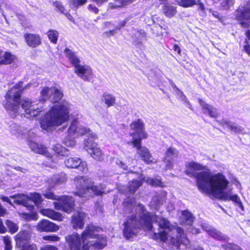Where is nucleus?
<instances>
[{"label":"nucleus","mask_w":250,"mask_h":250,"mask_svg":"<svg viewBox=\"0 0 250 250\" xmlns=\"http://www.w3.org/2000/svg\"><path fill=\"white\" fill-rule=\"evenodd\" d=\"M32 86L36 87L37 84L30 82L23 86V82H20L7 91L4 106L12 117L20 114L28 118L35 117L43 110L42 106L39 104L47 100L52 103H58L63 96L62 91L55 87H43L40 92L41 100L39 103L35 104L27 99L21 100L22 91Z\"/></svg>","instance_id":"f257e3e1"},{"label":"nucleus","mask_w":250,"mask_h":250,"mask_svg":"<svg viewBox=\"0 0 250 250\" xmlns=\"http://www.w3.org/2000/svg\"><path fill=\"white\" fill-rule=\"evenodd\" d=\"M186 168V174L195 178L196 185L201 192L224 201H231L244 210L240 197L237 194H232L231 189L225 191L229 182L223 174H212L208 170H204L205 166L194 161L187 162Z\"/></svg>","instance_id":"f03ea898"},{"label":"nucleus","mask_w":250,"mask_h":250,"mask_svg":"<svg viewBox=\"0 0 250 250\" xmlns=\"http://www.w3.org/2000/svg\"><path fill=\"white\" fill-rule=\"evenodd\" d=\"M135 211L124 223L123 233L125 238L136 235L139 230L142 229L153 232L152 238L155 240L165 242L167 239L168 233L171 230L169 221L147 211L141 204L137 206Z\"/></svg>","instance_id":"7ed1b4c3"},{"label":"nucleus","mask_w":250,"mask_h":250,"mask_svg":"<svg viewBox=\"0 0 250 250\" xmlns=\"http://www.w3.org/2000/svg\"><path fill=\"white\" fill-rule=\"evenodd\" d=\"M100 229L98 227L88 225L81 237L76 233L66 237V240L71 250H89L91 247L95 250H102L106 246L107 239L105 236L96 234Z\"/></svg>","instance_id":"20e7f679"},{"label":"nucleus","mask_w":250,"mask_h":250,"mask_svg":"<svg viewBox=\"0 0 250 250\" xmlns=\"http://www.w3.org/2000/svg\"><path fill=\"white\" fill-rule=\"evenodd\" d=\"M69 135L79 136L87 134L88 138L84 142V148L95 160L102 161L103 157L101 149L97 147L94 140L97 139L96 134L92 132L89 128L80 125L77 120L72 122L68 129Z\"/></svg>","instance_id":"39448f33"},{"label":"nucleus","mask_w":250,"mask_h":250,"mask_svg":"<svg viewBox=\"0 0 250 250\" xmlns=\"http://www.w3.org/2000/svg\"><path fill=\"white\" fill-rule=\"evenodd\" d=\"M69 104L63 102L52 106L41 121V128L47 132L66 122L69 117Z\"/></svg>","instance_id":"423d86ee"},{"label":"nucleus","mask_w":250,"mask_h":250,"mask_svg":"<svg viewBox=\"0 0 250 250\" xmlns=\"http://www.w3.org/2000/svg\"><path fill=\"white\" fill-rule=\"evenodd\" d=\"M75 185L77 188L76 195L82 198H87L95 195H101L109 191L105 190L103 185L94 186L91 179L80 176L74 178Z\"/></svg>","instance_id":"0eeeda50"},{"label":"nucleus","mask_w":250,"mask_h":250,"mask_svg":"<svg viewBox=\"0 0 250 250\" xmlns=\"http://www.w3.org/2000/svg\"><path fill=\"white\" fill-rule=\"evenodd\" d=\"M53 187L50 186V188L44 191L42 193L43 196L46 199L58 200L59 202H54L55 208L58 210H62L67 213L71 212L74 208V199L70 196H62L60 197L55 195L52 191L51 188Z\"/></svg>","instance_id":"6e6552de"},{"label":"nucleus","mask_w":250,"mask_h":250,"mask_svg":"<svg viewBox=\"0 0 250 250\" xmlns=\"http://www.w3.org/2000/svg\"><path fill=\"white\" fill-rule=\"evenodd\" d=\"M130 126L131 129L133 130L130 134L133 138L132 143L135 147H138L140 146L141 139L147 137L145 131L144 124L142 120L138 119L132 122Z\"/></svg>","instance_id":"1a4fd4ad"},{"label":"nucleus","mask_w":250,"mask_h":250,"mask_svg":"<svg viewBox=\"0 0 250 250\" xmlns=\"http://www.w3.org/2000/svg\"><path fill=\"white\" fill-rule=\"evenodd\" d=\"M236 18L240 21V24L244 28L249 26L250 23V0L243 6H240L236 11Z\"/></svg>","instance_id":"9d476101"},{"label":"nucleus","mask_w":250,"mask_h":250,"mask_svg":"<svg viewBox=\"0 0 250 250\" xmlns=\"http://www.w3.org/2000/svg\"><path fill=\"white\" fill-rule=\"evenodd\" d=\"M201 226L203 229L208 233V235L216 240L223 241H228L229 240L228 236L223 234L220 231L206 222L203 223Z\"/></svg>","instance_id":"9b49d317"},{"label":"nucleus","mask_w":250,"mask_h":250,"mask_svg":"<svg viewBox=\"0 0 250 250\" xmlns=\"http://www.w3.org/2000/svg\"><path fill=\"white\" fill-rule=\"evenodd\" d=\"M65 166L69 168H77L80 171L85 172L87 171V165L85 162H82L79 158H69L64 161Z\"/></svg>","instance_id":"f8f14e48"},{"label":"nucleus","mask_w":250,"mask_h":250,"mask_svg":"<svg viewBox=\"0 0 250 250\" xmlns=\"http://www.w3.org/2000/svg\"><path fill=\"white\" fill-rule=\"evenodd\" d=\"M28 146L33 151L46 156L48 159V162H53L55 161V159H52L53 157L52 155L47 151L46 147L43 145L30 141L28 143Z\"/></svg>","instance_id":"ddd939ff"},{"label":"nucleus","mask_w":250,"mask_h":250,"mask_svg":"<svg viewBox=\"0 0 250 250\" xmlns=\"http://www.w3.org/2000/svg\"><path fill=\"white\" fill-rule=\"evenodd\" d=\"M74 71L79 77L84 81H89L93 74L92 70L89 66L80 64L76 65Z\"/></svg>","instance_id":"4468645a"},{"label":"nucleus","mask_w":250,"mask_h":250,"mask_svg":"<svg viewBox=\"0 0 250 250\" xmlns=\"http://www.w3.org/2000/svg\"><path fill=\"white\" fill-rule=\"evenodd\" d=\"M175 232L177 233L176 241L177 246L180 244L184 245L186 247H188L189 241L187 238L186 235L184 233V230L180 227H174L173 225V233Z\"/></svg>","instance_id":"2eb2a0df"},{"label":"nucleus","mask_w":250,"mask_h":250,"mask_svg":"<svg viewBox=\"0 0 250 250\" xmlns=\"http://www.w3.org/2000/svg\"><path fill=\"white\" fill-rule=\"evenodd\" d=\"M31 238L30 233L27 231H22L19 232L16 236V242L19 246V250L28 243Z\"/></svg>","instance_id":"dca6fc26"},{"label":"nucleus","mask_w":250,"mask_h":250,"mask_svg":"<svg viewBox=\"0 0 250 250\" xmlns=\"http://www.w3.org/2000/svg\"><path fill=\"white\" fill-rule=\"evenodd\" d=\"M37 228L41 231H56L59 228L55 224L46 220H42L37 226Z\"/></svg>","instance_id":"f3484780"},{"label":"nucleus","mask_w":250,"mask_h":250,"mask_svg":"<svg viewBox=\"0 0 250 250\" xmlns=\"http://www.w3.org/2000/svg\"><path fill=\"white\" fill-rule=\"evenodd\" d=\"M194 219L192 214L188 210H183L181 212L179 222L182 225L191 226Z\"/></svg>","instance_id":"a211bd4d"},{"label":"nucleus","mask_w":250,"mask_h":250,"mask_svg":"<svg viewBox=\"0 0 250 250\" xmlns=\"http://www.w3.org/2000/svg\"><path fill=\"white\" fill-rule=\"evenodd\" d=\"M199 103L202 106L204 114H208L212 118H217L218 117L219 113L217 108L206 103L201 99L199 100Z\"/></svg>","instance_id":"6ab92c4d"},{"label":"nucleus","mask_w":250,"mask_h":250,"mask_svg":"<svg viewBox=\"0 0 250 250\" xmlns=\"http://www.w3.org/2000/svg\"><path fill=\"white\" fill-rule=\"evenodd\" d=\"M221 124L225 128H228L235 133H245V131L243 127L226 119H223Z\"/></svg>","instance_id":"aec40b11"},{"label":"nucleus","mask_w":250,"mask_h":250,"mask_svg":"<svg viewBox=\"0 0 250 250\" xmlns=\"http://www.w3.org/2000/svg\"><path fill=\"white\" fill-rule=\"evenodd\" d=\"M24 36L27 44L31 47H36L41 43V38L38 35L27 33Z\"/></svg>","instance_id":"412c9836"},{"label":"nucleus","mask_w":250,"mask_h":250,"mask_svg":"<svg viewBox=\"0 0 250 250\" xmlns=\"http://www.w3.org/2000/svg\"><path fill=\"white\" fill-rule=\"evenodd\" d=\"M85 217V214L82 212H78L72 218L73 226L75 228L82 229L84 226L83 219Z\"/></svg>","instance_id":"4be33fe9"},{"label":"nucleus","mask_w":250,"mask_h":250,"mask_svg":"<svg viewBox=\"0 0 250 250\" xmlns=\"http://www.w3.org/2000/svg\"><path fill=\"white\" fill-rule=\"evenodd\" d=\"M10 198L14 199V203L17 204L21 205L25 207L30 206L29 203V195L27 196L23 194H18L10 196Z\"/></svg>","instance_id":"5701e85b"},{"label":"nucleus","mask_w":250,"mask_h":250,"mask_svg":"<svg viewBox=\"0 0 250 250\" xmlns=\"http://www.w3.org/2000/svg\"><path fill=\"white\" fill-rule=\"evenodd\" d=\"M136 147L138 149L137 153L141 157L142 159L146 163L149 164L152 161V156L150 155L148 149L144 147H141L140 146Z\"/></svg>","instance_id":"b1692460"},{"label":"nucleus","mask_w":250,"mask_h":250,"mask_svg":"<svg viewBox=\"0 0 250 250\" xmlns=\"http://www.w3.org/2000/svg\"><path fill=\"white\" fill-rule=\"evenodd\" d=\"M64 54L75 67L76 65H78L80 64V60L74 52L69 48H66L64 51Z\"/></svg>","instance_id":"393cba45"},{"label":"nucleus","mask_w":250,"mask_h":250,"mask_svg":"<svg viewBox=\"0 0 250 250\" xmlns=\"http://www.w3.org/2000/svg\"><path fill=\"white\" fill-rule=\"evenodd\" d=\"M93 1L96 3V4L98 6L101 5L104 2H106L108 1V0H92ZM129 0H115L114 3H109V8L112 9L114 8H116L117 7H120L122 6V5L125 4V2L129 1Z\"/></svg>","instance_id":"a878e982"},{"label":"nucleus","mask_w":250,"mask_h":250,"mask_svg":"<svg viewBox=\"0 0 250 250\" xmlns=\"http://www.w3.org/2000/svg\"><path fill=\"white\" fill-rule=\"evenodd\" d=\"M42 214L48 217L55 220L62 221V215L59 212L51 209H44L42 211Z\"/></svg>","instance_id":"bb28decb"},{"label":"nucleus","mask_w":250,"mask_h":250,"mask_svg":"<svg viewBox=\"0 0 250 250\" xmlns=\"http://www.w3.org/2000/svg\"><path fill=\"white\" fill-rule=\"evenodd\" d=\"M133 39L136 44H141L142 41L146 39V34L144 30L135 29Z\"/></svg>","instance_id":"cd10ccee"},{"label":"nucleus","mask_w":250,"mask_h":250,"mask_svg":"<svg viewBox=\"0 0 250 250\" xmlns=\"http://www.w3.org/2000/svg\"><path fill=\"white\" fill-rule=\"evenodd\" d=\"M67 177L65 173H62L60 175H56L49 180V186L53 187L54 185L61 184L66 181Z\"/></svg>","instance_id":"c85d7f7f"},{"label":"nucleus","mask_w":250,"mask_h":250,"mask_svg":"<svg viewBox=\"0 0 250 250\" xmlns=\"http://www.w3.org/2000/svg\"><path fill=\"white\" fill-rule=\"evenodd\" d=\"M102 101L106 105L107 107H109L115 104L116 98L112 95L104 93L102 96Z\"/></svg>","instance_id":"c756f323"},{"label":"nucleus","mask_w":250,"mask_h":250,"mask_svg":"<svg viewBox=\"0 0 250 250\" xmlns=\"http://www.w3.org/2000/svg\"><path fill=\"white\" fill-rule=\"evenodd\" d=\"M16 59V57L9 52L2 53V56L0 61V64H9Z\"/></svg>","instance_id":"7c9ffc66"},{"label":"nucleus","mask_w":250,"mask_h":250,"mask_svg":"<svg viewBox=\"0 0 250 250\" xmlns=\"http://www.w3.org/2000/svg\"><path fill=\"white\" fill-rule=\"evenodd\" d=\"M171 160H172V149L169 147L165 153L164 158V162L166 164V167L167 169H170L171 168Z\"/></svg>","instance_id":"2f4dec72"},{"label":"nucleus","mask_w":250,"mask_h":250,"mask_svg":"<svg viewBox=\"0 0 250 250\" xmlns=\"http://www.w3.org/2000/svg\"><path fill=\"white\" fill-rule=\"evenodd\" d=\"M42 201V196L39 193H33L29 195V202L32 201L37 206H40Z\"/></svg>","instance_id":"473e14b6"},{"label":"nucleus","mask_w":250,"mask_h":250,"mask_svg":"<svg viewBox=\"0 0 250 250\" xmlns=\"http://www.w3.org/2000/svg\"><path fill=\"white\" fill-rule=\"evenodd\" d=\"M134 199H131L129 198H127L125 199L124 202L123 203V205L124 207V211L125 213H130L131 211H132V208L134 207L133 204V202H134Z\"/></svg>","instance_id":"72a5a7b5"},{"label":"nucleus","mask_w":250,"mask_h":250,"mask_svg":"<svg viewBox=\"0 0 250 250\" xmlns=\"http://www.w3.org/2000/svg\"><path fill=\"white\" fill-rule=\"evenodd\" d=\"M142 184V181L138 180H133L129 183L128 190L130 193L133 194L136 190Z\"/></svg>","instance_id":"f704fd0d"},{"label":"nucleus","mask_w":250,"mask_h":250,"mask_svg":"<svg viewBox=\"0 0 250 250\" xmlns=\"http://www.w3.org/2000/svg\"><path fill=\"white\" fill-rule=\"evenodd\" d=\"M47 36L50 41L53 43L56 44L58 41L59 33L56 30L50 29L47 33Z\"/></svg>","instance_id":"c9c22d12"},{"label":"nucleus","mask_w":250,"mask_h":250,"mask_svg":"<svg viewBox=\"0 0 250 250\" xmlns=\"http://www.w3.org/2000/svg\"><path fill=\"white\" fill-rule=\"evenodd\" d=\"M173 90H176V91H177V94L180 96L181 100L183 101L185 105L188 107L189 109L192 110L191 105L190 104L186 96L183 95V92L179 90V89H178L176 86H174V85H173Z\"/></svg>","instance_id":"e433bc0d"},{"label":"nucleus","mask_w":250,"mask_h":250,"mask_svg":"<svg viewBox=\"0 0 250 250\" xmlns=\"http://www.w3.org/2000/svg\"><path fill=\"white\" fill-rule=\"evenodd\" d=\"M53 148L54 151L58 154H60L62 156L67 154L66 153V149L60 144H56L53 146Z\"/></svg>","instance_id":"4c0bfd02"},{"label":"nucleus","mask_w":250,"mask_h":250,"mask_svg":"<svg viewBox=\"0 0 250 250\" xmlns=\"http://www.w3.org/2000/svg\"><path fill=\"white\" fill-rule=\"evenodd\" d=\"M6 225L9 229V231L12 233L16 232L18 229L17 225L11 221L7 220Z\"/></svg>","instance_id":"58836bf2"},{"label":"nucleus","mask_w":250,"mask_h":250,"mask_svg":"<svg viewBox=\"0 0 250 250\" xmlns=\"http://www.w3.org/2000/svg\"><path fill=\"white\" fill-rule=\"evenodd\" d=\"M222 247L226 250H243L239 246L233 243L223 245Z\"/></svg>","instance_id":"ea45409f"},{"label":"nucleus","mask_w":250,"mask_h":250,"mask_svg":"<svg viewBox=\"0 0 250 250\" xmlns=\"http://www.w3.org/2000/svg\"><path fill=\"white\" fill-rule=\"evenodd\" d=\"M70 135L66 137L63 141V144L67 146L73 147L76 145V141L74 138H71Z\"/></svg>","instance_id":"a19ab883"},{"label":"nucleus","mask_w":250,"mask_h":250,"mask_svg":"<svg viewBox=\"0 0 250 250\" xmlns=\"http://www.w3.org/2000/svg\"><path fill=\"white\" fill-rule=\"evenodd\" d=\"M3 240L5 245L4 250H11L12 246L10 237L8 236H4L3 237Z\"/></svg>","instance_id":"79ce46f5"},{"label":"nucleus","mask_w":250,"mask_h":250,"mask_svg":"<svg viewBox=\"0 0 250 250\" xmlns=\"http://www.w3.org/2000/svg\"><path fill=\"white\" fill-rule=\"evenodd\" d=\"M143 179L148 184H149L153 186H160V185L161 184V181L159 180L154 179L149 177H144Z\"/></svg>","instance_id":"37998d69"},{"label":"nucleus","mask_w":250,"mask_h":250,"mask_svg":"<svg viewBox=\"0 0 250 250\" xmlns=\"http://www.w3.org/2000/svg\"><path fill=\"white\" fill-rule=\"evenodd\" d=\"M10 129L11 133L16 136L18 137L19 135L21 134L18 126L15 124H12L10 125Z\"/></svg>","instance_id":"c03bdc74"},{"label":"nucleus","mask_w":250,"mask_h":250,"mask_svg":"<svg viewBox=\"0 0 250 250\" xmlns=\"http://www.w3.org/2000/svg\"><path fill=\"white\" fill-rule=\"evenodd\" d=\"M54 5L55 7L61 13L66 15V16L68 18L69 17H71V15L68 14L67 12H65V9L62 3L59 1H56L54 3Z\"/></svg>","instance_id":"a18cd8bd"},{"label":"nucleus","mask_w":250,"mask_h":250,"mask_svg":"<svg viewBox=\"0 0 250 250\" xmlns=\"http://www.w3.org/2000/svg\"><path fill=\"white\" fill-rule=\"evenodd\" d=\"M179 4L183 7H190L195 4L194 0H179Z\"/></svg>","instance_id":"49530a36"},{"label":"nucleus","mask_w":250,"mask_h":250,"mask_svg":"<svg viewBox=\"0 0 250 250\" xmlns=\"http://www.w3.org/2000/svg\"><path fill=\"white\" fill-rule=\"evenodd\" d=\"M3 7H5L7 10L13 9V6L9 4L8 1L0 0V9L1 12H2Z\"/></svg>","instance_id":"de8ad7c7"},{"label":"nucleus","mask_w":250,"mask_h":250,"mask_svg":"<svg viewBox=\"0 0 250 250\" xmlns=\"http://www.w3.org/2000/svg\"><path fill=\"white\" fill-rule=\"evenodd\" d=\"M3 7H5L7 10L13 9V6L9 4L8 1L0 0V9L1 12H2Z\"/></svg>","instance_id":"09e8293b"},{"label":"nucleus","mask_w":250,"mask_h":250,"mask_svg":"<svg viewBox=\"0 0 250 250\" xmlns=\"http://www.w3.org/2000/svg\"><path fill=\"white\" fill-rule=\"evenodd\" d=\"M44 240H47L51 242L58 241L60 240V238L55 235H49L44 236L42 237Z\"/></svg>","instance_id":"8fccbe9b"},{"label":"nucleus","mask_w":250,"mask_h":250,"mask_svg":"<svg viewBox=\"0 0 250 250\" xmlns=\"http://www.w3.org/2000/svg\"><path fill=\"white\" fill-rule=\"evenodd\" d=\"M164 14L168 17H172V8L170 6L165 5L163 8Z\"/></svg>","instance_id":"3c124183"},{"label":"nucleus","mask_w":250,"mask_h":250,"mask_svg":"<svg viewBox=\"0 0 250 250\" xmlns=\"http://www.w3.org/2000/svg\"><path fill=\"white\" fill-rule=\"evenodd\" d=\"M86 1L87 0H73L71 2L74 6L77 7L83 5Z\"/></svg>","instance_id":"603ef678"},{"label":"nucleus","mask_w":250,"mask_h":250,"mask_svg":"<svg viewBox=\"0 0 250 250\" xmlns=\"http://www.w3.org/2000/svg\"><path fill=\"white\" fill-rule=\"evenodd\" d=\"M162 28L159 25H154L152 28V30L153 31V32L155 33L157 35H159L160 33H163L162 31Z\"/></svg>","instance_id":"864d4df0"},{"label":"nucleus","mask_w":250,"mask_h":250,"mask_svg":"<svg viewBox=\"0 0 250 250\" xmlns=\"http://www.w3.org/2000/svg\"><path fill=\"white\" fill-rule=\"evenodd\" d=\"M130 18H126L125 20L121 21L119 24V26H116V28L118 30H120L122 27H124L127 23L128 21L130 20Z\"/></svg>","instance_id":"5fc2aeb1"},{"label":"nucleus","mask_w":250,"mask_h":250,"mask_svg":"<svg viewBox=\"0 0 250 250\" xmlns=\"http://www.w3.org/2000/svg\"><path fill=\"white\" fill-rule=\"evenodd\" d=\"M116 164L120 167L123 168L125 170L127 169V166L126 164L124 163L122 161H120V160H117L116 161Z\"/></svg>","instance_id":"6e6d98bb"},{"label":"nucleus","mask_w":250,"mask_h":250,"mask_svg":"<svg viewBox=\"0 0 250 250\" xmlns=\"http://www.w3.org/2000/svg\"><path fill=\"white\" fill-rule=\"evenodd\" d=\"M40 250H58L56 247L51 245H46L42 248Z\"/></svg>","instance_id":"4d7b16f0"},{"label":"nucleus","mask_w":250,"mask_h":250,"mask_svg":"<svg viewBox=\"0 0 250 250\" xmlns=\"http://www.w3.org/2000/svg\"><path fill=\"white\" fill-rule=\"evenodd\" d=\"M7 231L6 228L4 226L3 222L1 219H0V233H4Z\"/></svg>","instance_id":"13d9d810"},{"label":"nucleus","mask_w":250,"mask_h":250,"mask_svg":"<svg viewBox=\"0 0 250 250\" xmlns=\"http://www.w3.org/2000/svg\"><path fill=\"white\" fill-rule=\"evenodd\" d=\"M0 199L4 201V202H6L8 203H9L10 205L11 206H13V204L12 203V202L10 201V200L9 199V198L7 197H5L3 195H1L0 196Z\"/></svg>","instance_id":"bf43d9fd"},{"label":"nucleus","mask_w":250,"mask_h":250,"mask_svg":"<svg viewBox=\"0 0 250 250\" xmlns=\"http://www.w3.org/2000/svg\"><path fill=\"white\" fill-rule=\"evenodd\" d=\"M0 199L4 201V202H6L8 203H9L10 205L11 206H13V204L12 203V202L10 201V200L9 199V198L7 197H5L3 195H1L0 196Z\"/></svg>","instance_id":"052dcab7"},{"label":"nucleus","mask_w":250,"mask_h":250,"mask_svg":"<svg viewBox=\"0 0 250 250\" xmlns=\"http://www.w3.org/2000/svg\"><path fill=\"white\" fill-rule=\"evenodd\" d=\"M88 8L89 10H91L96 14L99 11V9L96 6L92 5V4L89 5Z\"/></svg>","instance_id":"680f3d73"},{"label":"nucleus","mask_w":250,"mask_h":250,"mask_svg":"<svg viewBox=\"0 0 250 250\" xmlns=\"http://www.w3.org/2000/svg\"><path fill=\"white\" fill-rule=\"evenodd\" d=\"M189 231L193 234H198L200 232L199 229L193 227H191L190 230H189Z\"/></svg>","instance_id":"e2e57ef3"},{"label":"nucleus","mask_w":250,"mask_h":250,"mask_svg":"<svg viewBox=\"0 0 250 250\" xmlns=\"http://www.w3.org/2000/svg\"><path fill=\"white\" fill-rule=\"evenodd\" d=\"M244 50L247 54L250 57V44L245 45L244 47Z\"/></svg>","instance_id":"0e129e2a"},{"label":"nucleus","mask_w":250,"mask_h":250,"mask_svg":"<svg viewBox=\"0 0 250 250\" xmlns=\"http://www.w3.org/2000/svg\"><path fill=\"white\" fill-rule=\"evenodd\" d=\"M210 12L213 16L218 19L219 20H221V18L219 16V14L218 13V12H217L216 11H210Z\"/></svg>","instance_id":"69168bd1"},{"label":"nucleus","mask_w":250,"mask_h":250,"mask_svg":"<svg viewBox=\"0 0 250 250\" xmlns=\"http://www.w3.org/2000/svg\"><path fill=\"white\" fill-rule=\"evenodd\" d=\"M15 169L17 171H21V172L23 173H26L28 171L26 169L22 168V167H15Z\"/></svg>","instance_id":"338daca9"},{"label":"nucleus","mask_w":250,"mask_h":250,"mask_svg":"<svg viewBox=\"0 0 250 250\" xmlns=\"http://www.w3.org/2000/svg\"><path fill=\"white\" fill-rule=\"evenodd\" d=\"M173 49H174V51L177 52L178 54H180L181 49L178 45H174Z\"/></svg>","instance_id":"774afa93"}]
</instances>
